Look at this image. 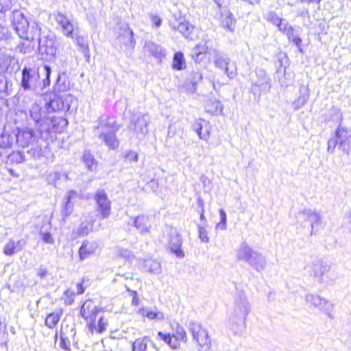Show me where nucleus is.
<instances>
[{
	"label": "nucleus",
	"instance_id": "nucleus-50",
	"mask_svg": "<svg viewBox=\"0 0 351 351\" xmlns=\"http://www.w3.org/2000/svg\"><path fill=\"white\" fill-rule=\"evenodd\" d=\"M158 337L167 343L169 346L173 348H176V346L172 342L173 335L171 336L169 334H165L162 332H158Z\"/></svg>",
	"mask_w": 351,
	"mask_h": 351
},
{
	"label": "nucleus",
	"instance_id": "nucleus-42",
	"mask_svg": "<svg viewBox=\"0 0 351 351\" xmlns=\"http://www.w3.org/2000/svg\"><path fill=\"white\" fill-rule=\"evenodd\" d=\"M13 143L12 137L7 134L3 133L0 136V146L3 149L5 148L10 147Z\"/></svg>",
	"mask_w": 351,
	"mask_h": 351
},
{
	"label": "nucleus",
	"instance_id": "nucleus-64",
	"mask_svg": "<svg viewBox=\"0 0 351 351\" xmlns=\"http://www.w3.org/2000/svg\"><path fill=\"white\" fill-rule=\"evenodd\" d=\"M49 182L56 181L58 179H60V173L58 172L54 171L49 174Z\"/></svg>",
	"mask_w": 351,
	"mask_h": 351
},
{
	"label": "nucleus",
	"instance_id": "nucleus-14",
	"mask_svg": "<svg viewBox=\"0 0 351 351\" xmlns=\"http://www.w3.org/2000/svg\"><path fill=\"white\" fill-rule=\"evenodd\" d=\"M335 135L339 141V148L348 154L351 152V130L339 126L336 130Z\"/></svg>",
	"mask_w": 351,
	"mask_h": 351
},
{
	"label": "nucleus",
	"instance_id": "nucleus-26",
	"mask_svg": "<svg viewBox=\"0 0 351 351\" xmlns=\"http://www.w3.org/2000/svg\"><path fill=\"white\" fill-rule=\"evenodd\" d=\"M182 244V238L179 234H176L171 237L169 247L171 252L179 258H182L184 255L183 251L181 250Z\"/></svg>",
	"mask_w": 351,
	"mask_h": 351
},
{
	"label": "nucleus",
	"instance_id": "nucleus-44",
	"mask_svg": "<svg viewBox=\"0 0 351 351\" xmlns=\"http://www.w3.org/2000/svg\"><path fill=\"white\" fill-rule=\"evenodd\" d=\"M77 195V192L71 191L69 193L67 200L65 204L64 208L62 210L64 215L68 216L72 212V206L70 205L71 199L74 196Z\"/></svg>",
	"mask_w": 351,
	"mask_h": 351
},
{
	"label": "nucleus",
	"instance_id": "nucleus-36",
	"mask_svg": "<svg viewBox=\"0 0 351 351\" xmlns=\"http://www.w3.org/2000/svg\"><path fill=\"white\" fill-rule=\"evenodd\" d=\"M206 128L205 129V130L202 131L203 126H202V123H197L194 125V130L196 132V133L197 134V135L200 139L208 141V139L210 137V128H209L208 125Z\"/></svg>",
	"mask_w": 351,
	"mask_h": 351
},
{
	"label": "nucleus",
	"instance_id": "nucleus-10",
	"mask_svg": "<svg viewBox=\"0 0 351 351\" xmlns=\"http://www.w3.org/2000/svg\"><path fill=\"white\" fill-rule=\"evenodd\" d=\"M306 221L311 223V234L319 231L322 226V215L321 213L315 209H304L302 212Z\"/></svg>",
	"mask_w": 351,
	"mask_h": 351
},
{
	"label": "nucleus",
	"instance_id": "nucleus-63",
	"mask_svg": "<svg viewBox=\"0 0 351 351\" xmlns=\"http://www.w3.org/2000/svg\"><path fill=\"white\" fill-rule=\"evenodd\" d=\"M152 22L156 27H158L161 25L162 20L157 15H152Z\"/></svg>",
	"mask_w": 351,
	"mask_h": 351
},
{
	"label": "nucleus",
	"instance_id": "nucleus-43",
	"mask_svg": "<svg viewBox=\"0 0 351 351\" xmlns=\"http://www.w3.org/2000/svg\"><path fill=\"white\" fill-rule=\"evenodd\" d=\"M206 51V48L204 45L197 44L193 49L192 56L194 60L197 62L200 60L199 56L204 53Z\"/></svg>",
	"mask_w": 351,
	"mask_h": 351
},
{
	"label": "nucleus",
	"instance_id": "nucleus-61",
	"mask_svg": "<svg viewBox=\"0 0 351 351\" xmlns=\"http://www.w3.org/2000/svg\"><path fill=\"white\" fill-rule=\"evenodd\" d=\"M18 49L19 51L23 53H29L32 51L31 47L29 46H25L24 43L19 45Z\"/></svg>",
	"mask_w": 351,
	"mask_h": 351
},
{
	"label": "nucleus",
	"instance_id": "nucleus-38",
	"mask_svg": "<svg viewBox=\"0 0 351 351\" xmlns=\"http://www.w3.org/2000/svg\"><path fill=\"white\" fill-rule=\"evenodd\" d=\"M305 300L308 304L319 309L324 298H322L318 295L307 294L306 295Z\"/></svg>",
	"mask_w": 351,
	"mask_h": 351
},
{
	"label": "nucleus",
	"instance_id": "nucleus-9",
	"mask_svg": "<svg viewBox=\"0 0 351 351\" xmlns=\"http://www.w3.org/2000/svg\"><path fill=\"white\" fill-rule=\"evenodd\" d=\"M149 118L147 114H138L132 117L130 124V129L132 130L136 134L145 136L148 132L147 125Z\"/></svg>",
	"mask_w": 351,
	"mask_h": 351
},
{
	"label": "nucleus",
	"instance_id": "nucleus-27",
	"mask_svg": "<svg viewBox=\"0 0 351 351\" xmlns=\"http://www.w3.org/2000/svg\"><path fill=\"white\" fill-rule=\"evenodd\" d=\"M248 264L258 271H263L266 265L265 258L256 251L252 254Z\"/></svg>",
	"mask_w": 351,
	"mask_h": 351
},
{
	"label": "nucleus",
	"instance_id": "nucleus-33",
	"mask_svg": "<svg viewBox=\"0 0 351 351\" xmlns=\"http://www.w3.org/2000/svg\"><path fill=\"white\" fill-rule=\"evenodd\" d=\"M319 309L328 317L331 319L335 317L334 304L326 298H324Z\"/></svg>",
	"mask_w": 351,
	"mask_h": 351
},
{
	"label": "nucleus",
	"instance_id": "nucleus-31",
	"mask_svg": "<svg viewBox=\"0 0 351 351\" xmlns=\"http://www.w3.org/2000/svg\"><path fill=\"white\" fill-rule=\"evenodd\" d=\"M139 314L146 317L149 319L162 320L165 318L163 313L156 311L147 308H142L138 311Z\"/></svg>",
	"mask_w": 351,
	"mask_h": 351
},
{
	"label": "nucleus",
	"instance_id": "nucleus-13",
	"mask_svg": "<svg viewBox=\"0 0 351 351\" xmlns=\"http://www.w3.org/2000/svg\"><path fill=\"white\" fill-rule=\"evenodd\" d=\"M38 78V73L25 67L22 71L21 86L24 90H34L37 87Z\"/></svg>",
	"mask_w": 351,
	"mask_h": 351
},
{
	"label": "nucleus",
	"instance_id": "nucleus-16",
	"mask_svg": "<svg viewBox=\"0 0 351 351\" xmlns=\"http://www.w3.org/2000/svg\"><path fill=\"white\" fill-rule=\"evenodd\" d=\"M27 244L24 239L15 241L13 239H9L3 247V253L5 256H12L15 254L22 251Z\"/></svg>",
	"mask_w": 351,
	"mask_h": 351
},
{
	"label": "nucleus",
	"instance_id": "nucleus-20",
	"mask_svg": "<svg viewBox=\"0 0 351 351\" xmlns=\"http://www.w3.org/2000/svg\"><path fill=\"white\" fill-rule=\"evenodd\" d=\"M138 267L144 271L158 275L161 273L160 263L155 259H141L138 261Z\"/></svg>",
	"mask_w": 351,
	"mask_h": 351
},
{
	"label": "nucleus",
	"instance_id": "nucleus-18",
	"mask_svg": "<svg viewBox=\"0 0 351 351\" xmlns=\"http://www.w3.org/2000/svg\"><path fill=\"white\" fill-rule=\"evenodd\" d=\"M230 62V59L226 54L218 52L216 53L214 60L216 68L223 71L228 77L233 78L235 74L233 71H229Z\"/></svg>",
	"mask_w": 351,
	"mask_h": 351
},
{
	"label": "nucleus",
	"instance_id": "nucleus-7",
	"mask_svg": "<svg viewBox=\"0 0 351 351\" xmlns=\"http://www.w3.org/2000/svg\"><path fill=\"white\" fill-rule=\"evenodd\" d=\"M256 80H255L252 86V90L254 95L258 97L263 93L269 92L271 88L270 79L265 71L259 69L256 70Z\"/></svg>",
	"mask_w": 351,
	"mask_h": 351
},
{
	"label": "nucleus",
	"instance_id": "nucleus-3",
	"mask_svg": "<svg viewBox=\"0 0 351 351\" xmlns=\"http://www.w3.org/2000/svg\"><path fill=\"white\" fill-rule=\"evenodd\" d=\"M99 130V138L110 149H115L119 147V142L116 137V132L119 127L115 125V121L106 116H101L97 127Z\"/></svg>",
	"mask_w": 351,
	"mask_h": 351
},
{
	"label": "nucleus",
	"instance_id": "nucleus-32",
	"mask_svg": "<svg viewBox=\"0 0 351 351\" xmlns=\"http://www.w3.org/2000/svg\"><path fill=\"white\" fill-rule=\"evenodd\" d=\"M172 66L174 69L179 71L186 68V63L182 52H177L174 54Z\"/></svg>",
	"mask_w": 351,
	"mask_h": 351
},
{
	"label": "nucleus",
	"instance_id": "nucleus-48",
	"mask_svg": "<svg viewBox=\"0 0 351 351\" xmlns=\"http://www.w3.org/2000/svg\"><path fill=\"white\" fill-rule=\"evenodd\" d=\"M117 254L119 256L125 258L128 261H131L134 258V254L131 251L125 248H118Z\"/></svg>",
	"mask_w": 351,
	"mask_h": 351
},
{
	"label": "nucleus",
	"instance_id": "nucleus-57",
	"mask_svg": "<svg viewBox=\"0 0 351 351\" xmlns=\"http://www.w3.org/2000/svg\"><path fill=\"white\" fill-rule=\"evenodd\" d=\"M125 158L130 162H136L138 159V154L134 151H128L125 155Z\"/></svg>",
	"mask_w": 351,
	"mask_h": 351
},
{
	"label": "nucleus",
	"instance_id": "nucleus-59",
	"mask_svg": "<svg viewBox=\"0 0 351 351\" xmlns=\"http://www.w3.org/2000/svg\"><path fill=\"white\" fill-rule=\"evenodd\" d=\"M75 40L77 45L81 48L82 52L85 54L87 53L88 52V47L86 43H84L82 38L76 37Z\"/></svg>",
	"mask_w": 351,
	"mask_h": 351
},
{
	"label": "nucleus",
	"instance_id": "nucleus-30",
	"mask_svg": "<svg viewBox=\"0 0 351 351\" xmlns=\"http://www.w3.org/2000/svg\"><path fill=\"white\" fill-rule=\"evenodd\" d=\"M329 270V267L326 263L320 261L314 262L311 266L310 275L320 278L325 273Z\"/></svg>",
	"mask_w": 351,
	"mask_h": 351
},
{
	"label": "nucleus",
	"instance_id": "nucleus-40",
	"mask_svg": "<svg viewBox=\"0 0 351 351\" xmlns=\"http://www.w3.org/2000/svg\"><path fill=\"white\" fill-rule=\"evenodd\" d=\"M285 34L287 36L289 40L290 41H292L298 47L300 51L302 52V49L301 48L302 40L298 34H295L294 28L292 27L291 30L288 31Z\"/></svg>",
	"mask_w": 351,
	"mask_h": 351
},
{
	"label": "nucleus",
	"instance_id": "nucleus-34",
	"mask_svg": "<svg viewBox=\"0 0 351 351\" xmlns=\"http://www.w3.org/2000/svg\"><path fill=\"white\" fill-rule=\"evenodd\" d=\"M62 312L58 311L49 314L45 319V324L50 328H54L60 321Z\"/></svg>",
	"mask_w": 351,
	"mask_h": 351
},
{
	"label": "nucleus",
	"instance_id": "nucleus-35",
	"mask_svg": "<svg viewBox=\"0 0 351 351\" xmlns=\"http://www.w3.org/2000/svg\"><path fill=\"white\" fill-rule=\"evenodd\" d=\"M60 100L57 99H52L49 103L46 104L45 108L47 111H56L60 109H64L66 108L67 110L69 109L70 106L69 104H66V106H64V103L62 102L61 106H60Z\"/></svg>",
	"mask_w": 351,
	"mask_h": 351
},
{
	"label": "nucleus",
	"instance_id": "nucleus-4",
	"mask_svg": "<svg viewBox=\"0 0 351 351\" xmlns=\"http://www.w3.org/2000/svg\"><path fill=\"white\" fill-rule=\"evenodd\" d=\"M12 25L20 38L27 40H34L40 34L37 25L29 27L26 17L18 10L12 12Z\"/></svg>",
	"mask_w": 351,
	"mask_h": 351
},
{
	"label": "nucleus",
	"instance_id": "nucleus-53",
	"mask_svg": "<svg viewBox=\"0 0 351 351\" xmlns=\"http://www.w3.org/2000/svg\"><path fill=\"white\" fill-rule=\"evenodd\" d=\"M308 95H301L295 101H293V106L294 109L298 110L302 108L308 101Z\"/></svg>",
	"mask_w": 351,
	"mask_h": 351
},
{
	"label": "nucleus",
	"instance_id": "nucleus-15",
	"mask_svg": "<svg viewBox=\"0 0 351 351\" xmlns=\"http://www.w3.org/2000/svg\"><path fill=\"white\" fill-rule=\"evenodd\" d=\"M30 117L34 121L37 130L40 132L42 125H45L49 117L47 115L46 110L38 104H34L29 110Z\"/></svg>",
	"mask_w": 351,
	"mask_h": 351
},
{
	"label": "nucleus",
	"instance_id": "nucleus-62",
	"mask_svg": "<svg viewBox=\"0 0 351 351\" xmlns=\"http://www.w3.org/2000/svg\"><path fill=\"white\" fill-rule=\"evenodd\" d=\"M43 69H44V71H45V74H46V79L44 80V84L45 85L46 82H47V84H49V76H50V73H51V69L47 65H45Z\"/></svg>",
	"mask_w": 351,
	"mask_h": 351
},
{
	"label": "nucleus",
	"instance_id": "nucleus-28",
	"mask_svg": "<svg viewBox=\"0 0 351 351\" xmlns=\"http://www.w3.org/2000/svg\"><path fill=\"white\" fill-rule=\"evenodd\" d=\"M205 108L212 115H219L222 114L223 106L220 101L210 99L206 101Z\"/></svg>",
	"mask_w": 351,
	"mask_h": 351
},
{
	"label": "nucleus",
	"instance_id": "nucleus-51",
	"mask_svg": "<svg viewBox=\"0 0 351 351\" xmlns=\"http://www.w3.org/2000/svg\"><path fill=\"white\" fill-rule=\"evenodd\" d=\"M11 63L10 56L0 58V72H5L8 70Z\"/></svg>",
	"mask_w": 351,
	"mask_h": 351
},
{
	"label": "nucleus",
	"instance_id": "nucleus-22",
	"mask_svg": "<svg viewBox=\"0 0 351 351\" xmlns=\"http://www.w3.org/2000/svg\"><path fill=\"white\" fill-rule=\"evenodd\" d=\"M136 230L142 234H147L150 231L151 223L148 216L145 215H138L133 221Z\"/></svg>",
	"mask_w": 351,
	"mask_h": 351
},
{
	"label": "nucleus",
	"instance_id": "nucleus-39",
	"mask_svg": "<svg viewBox=\"0 0 351 351\" xmlns=\"http://www.w3.org/2000/svg\"><path fill=\"white\" fill-rule=\"evenodd\" d=\"M147 346L146 337L136 339L132 343V351H145Z\"/></svg>",
	"mask_w": 351,
	"mask_h": 351
},
{
	"label": "nucleus",
	"instance_id": "nucleus-11",
	"mask_svg": "<svg viewBox=\"0 0 351 351\" xmlns=\"http://www.w3.org/2000/svg\"><path fill=\"white\" fill-rule=\"evenodd\" d=\"M55 20L61 27L62 32L64 36L69 38H74V32L77 28L76 23H74L66 16L60 12L56 14Z\"/></svg>",
	"mask_w": 351,
	"mask_h": 351
},
{
	"label": "nucleus",
	"instance_id": "nucleus-8",
	"mask_svg": "<svg viewBox=\"0 0 351 351\" xmlns=\"http://www.w3.org/2000/svg\"><path fill=\"white\" fill-rule=\"evenodd\" d=\"M38 50L43 59L47 60L53 59L57 51L54 38L50 36H45L40 38Z\"/></svg>",
	"mask_w": 351,
	"mask_h": 351
},
{
	"label": "nucleus",
	"instance_id": "nucleus-49",
	"mask_svg": "<svg viewBox=\"0 0 351 351\" xmlns=\"http://www.w3.org/2000/svg\"><path fill=\"white\" fill-rule=\"evenodd\" d=\"M278 30L282 33L286 34L288 31L291 30L292 26H291L287 21L285 19H282L280 22L276 25Z\"/></svg>",
	"mask_w": 351,
	"mask_h": 351
},
{
	"label": "nucleus",
	"instance_id": "nucleus-6",
	"mask_svg": "<svg viewBox=\"0 0 351 351\" xmlns=\"http://www.w3.org/2000/svg\"><path fill=\"white\" fill-rule=\"evenodd\" d=\"M68 125V121L62 117H53L47 120L45 125H42L40 132L43 136L45 134L62 133Z\"/></svg>",
	"mask_w": 351,
	"mask_h": 351
},
{
	"label": "nucleus",
	"instance_id": "nucleus-23",
	"mask_svg": "<svg viewBox=\"0 0 351 351\" xmlns=\"http://www.w3.org/2000/svg\"><path fill=\"white\" fill-rule=\"evenodd\" d=\"M254 252L247 243H242L236 251L237 259L248 263Z\"/></svg>",
	"mask_w": 351,
	"mask_h": 351
},
{
	"label": "nucleus",
	"instance_id": "nucleus-2",
	"mask_svg": "<svg viewBox=\"0 0 351 351\" xmlns=\"http://www.w3.org/2000/svg\"><path fill=\"white\" fill-rule=\"evenodd\" d=\"M250 311V304L247 296L239 295L235 300L232 315L230 317V324L234 332H237L244 325L245 320Z\"/></svg>",
	"mask_w": 351,
	"mask_h": 351
},
{
	"label": "nucleus",
	"instance_id": "nucleus-45",
	"mask_svg": "<svg viewBox=\"0 0 351 351\" xmlns=\"http://www.w3.org/2000/svg\"><path fill=\"white\" fill-rule=\"evenodd\" d=\"M60 347L66 351H70V339L62 331L60 332Z\"/></svg>",
	"mask_w": 351,
	"mask_h": 351
},
{
	"label": "nucleus",
	"instance_id": "nucleus-46",
	"mask_svg": "<svg viewBox=\"0 0 351 351\" xmlns=\"http://www.w3.org/2000/svg\"><path fill=\"white\" fill-rule=\"evenodd\" d=\"M173 337L183 342L187 341L186 332L182 327L179 326L176 328V331L175 334L173 335Z\"/></svg>",
	"mask_w": 351,
	"mask_h": 351
},
{
	"label": "nucleus",
	"instance_id": "nucleus-5",
	"mask_svg": "<svg viewBox=\"0 0 351 351\" xmlns=\"http://www.w3.org/2000/svg\"><path fill=\"white\" fill-rule=\"evenodd\" d=\"M189 329L199 346L197 351H210L212 343L207 330L197 322H191Z\"/></svg>",
	"mask_w": 351,
	"mask_h": 351
},
{
	"label": "nucleus",
	"instance_id": "nucleus-52",
	"mask_svg": "<svg viewBox=\"0 0 351 351\" xmlns=\"http://www.w3.org/2000/svg\"><path fill=\"white\" fill-rule=\"evenodd\" d=\"M266 19L267 21L276 26L278 23L280 22L282 18L279 17L276 12H269L267 14Z\"/></svg>",
	"mask_w": 351,
	"mask_h": 351
},
{
	"label": "nucleus",
	"instance_id": "nucleus-21",
	"mask_svg": "<svg viewBox=\"0 0 351 351\" xmlns=\"http://www.w3.org/2000/svg\"><path fill=\"white\" fill-rule=\"evenodd\" d=\"M35 132L32 129L25 128L19 132L16 141L22 147H27L34 141Z\"/></svg>",
	"mask_w": 351,
	"mask_h": 351
},
{
	"label": "nucleus",
	"instance_id": "nucleus-17",
	"mask_svg": "<svg viewBox=\"0 0 351 351\" xmlns=\"http://www.w3.org/2000/svg\"><path fill=\"white\" fill-rule=\"evenodd\" d=\"M134 33L128 24H123L119 32V41L130 49H133L135 46V40L133 38Z\"/></svg>",
	"mask_w": 351,
	"mask_h": 351
},
{
	"label": "nucleus",
	"instance_id": "nucleus-55",
	"mask_svg": "<svg viewBox=\"0 0 351 351\" xmlns=\"http://www.w3.org/2000/svg\"><path fill=\"white\" fill-rule=\"evenodd\" d=\"M219 215L221 218L220 222L217 225V228L221 230H225L226 228V214L223 209L219 210Z\"/></svg>",
	"mask_w": 351,
	"mask_h": 351
},
{
	"label": "nucleus",
	"instance_id": "nucleus-60",
	"mask_svg": "<svg viewBox=\"0 0 351 351\" xmlns=\"http://www.w3.org/2000/svg\"><path fill=\"white\" fill-rule=\"evenodd\" d=\"M6 342V332L3 324L0 322V344Z\"/></svg>",
	"mask_w": 351,
	"mask_h": 351
},
{
	"label": "nucleus",
	"instance_id": "nucleus-1",
	"mask_svg": "<svg viewBox=\"0 0 351 351\" xmlns=\"http://www.w3.org/2000/svg\"><path fill=\"white\" fill-rule=\"evenodd\" d=\"M80 314L86 320V327L92 335L101 334L106 330L108 326V319L102 308L97 307L92 300H88L84 302L81 306Z\"/></svg>",
	"mask_w": 351,
	"mask_h": 351
},
{
	"label": "nucleus",
	"instance_id": "nucleus-29",
	"mask_svg": "<svg viewBox=\"0 0 351 351\" xmlns=\"http://www.w3.org/2000/svg\"><path fill=\"white\" fill-rule=\"evenodd\" d=\"M51 229V223L47 219L45 222H43V224L39 232L43 242L47 244H53L55 242L54 239L50 232Z\"/></svg>",
	"mask_w": 351,
	"mask_h": 351
},
{
	"label": "nucleus",
	"instance_id": "nucleus-58",
	"mask_svg": "<svg viewBox=\"0 0 351 351\" xmlns=\"http://www.w3.org/2000/svg\"><path fill=\"white\" fill-rule=\"evenodd\" d=\"M337 144H339V141L337 137L335 138L329 139L328 141V148H327L328 152L331 153V154L334 153L335 147Z\"/></svg>",
	"mask_w": 351,
	"mask_h": 351
},
{
	"label": "nucleus",
	"instance_id": "nucleus-37",
	"mask_svg": "<svg viewBox=\"0 0 351 351\" xmlns=\"http://www.w3.org/2000/svg\"><path fill=\"white\" fill-rule=\"evenodd\" d=\"M83 161L87 169L93 171L97 167L93 156L89 152H85L83 156Z\"/></svg>",
	"mask_w": 351,
	"mask_h": 351
},
{
	"label": "nucleus",
	"instance_id": "nucleus-41",
	"mask_svg": "<svg viewBox=\"0 0 351 351\" xmlns=\"http://www.w3.org/2000/svg\"><path fill=\"white\" fill-rule=\"evenodd\" d=\"M234 23L235 22L230 13H227L226 15H223L222 25L225 28L228 29L230 32H233L234 29Z\"/></svg>",
	"mask_w": 351,
	"mask_h": 351
},
{
	"label": "nucleus",
	"instance_id": "nucleus-56",
	"mask_svg": "<svg viewBox=\"0 0 351 351\" xmlns=\"http://www.w3.org/2000/svg\"><path fill=\"white\" fill-rule=\"evenodd\" d=\"M199 229V238L204 243H208L209 238L208 237V232L206 229L201 226H198Z\"/></svg>",
	"mask_w": 351,
	"mask_h": 351
},
{
	"label": "nucleus",
	"instance_id": "nucleus-12",
	"mask_svg": "<svg viewBox=\"0 0 351 351\" xmlns=\"http://www.w3.org/2000/svg\"><path fill=\"white\" fill-rule=\"evenodd\" d=\"M95 199L101 217L104 219L109 217L111 213V203L106 193L102 190L97 191Z\"/></svg>",
	"mask_w": 351,
	"mask_h": 351
},
{
	"label": "nucleus",
	"instance_id": "nucleus-25",
	"mask_svg": "<svg viewBox=\"0 0 351 351\" xmlns=\"http://www.w3.org/2000/svg\"><path fill=\"white\" fill-rule=\"evenodd\" d=\"M97 248V245L94 242L84 241L79 250V256L81 261H84L93 254Z\"/></svg>",
	"mask_w": 351,
	"mask_h": 351
},
{
	"label": "nucleus",
	"instance_id": "nucleus-47",
	"mask_svg": "<svg viewBox=\"0 0 351 351\" xmlns=\"http://www.w3.org/2000/svg\"><path fill=\"white\" fill-rule=\"evenodd\" d=\"M75 295V294L73 291L70 289L65 291L62 296L65 304L71 305L74 302Z\"/></svg>",
	"mask_w": 351,
	"mask_h": 351
},
{
	"label": "nucleus",
	"instance_id": "nucleus-54",
	"mask_svg": "<svg viewBox=\"0 0 351 351\" xmlns=\"http://www.w3.org/2000/svg\"><path fill=\"white\" fill-rule=\"evenodd\" d=\"M92 229V224L82 223L77 229V234L80 236H84L88 234Z\"/></svg>",
	"mask_w": 351,
	"mask_h": 351
},
{
	"label": "nucleus",
	"instance_id": "nucleus-24",
	"mask_svg": "<svg viewBox=\"0 0 351 351\" xmlns=\"http://www.w3.org/2000/svg\"><path fill=\"white\" fill-rule=\"evenodd\" d=\"M144 49L145 52L149 53L159 61H161L165 56V51L163 48L153 42H147Z\"/></svg>",
	"mask_w": 351,
	"mask_h": 351
},
{
	"label": "nucleus",
	"instance_id": "nucleus-19",
	"mask_svg": "<svg viewBox=\"0 0 351 351\" xmlns=\"http://www.w3.org/2000/svg\"><path fill=\"white\" fill-rule=\"evenodd\" d=\"M170 25L173 29L179 31L185 38H191V34L194 27L188 21L182 18L179 19H175L170 22Z\"/></svg>",
	"mask_w": 351,
	"mask_h": 351
}]
</instances>
